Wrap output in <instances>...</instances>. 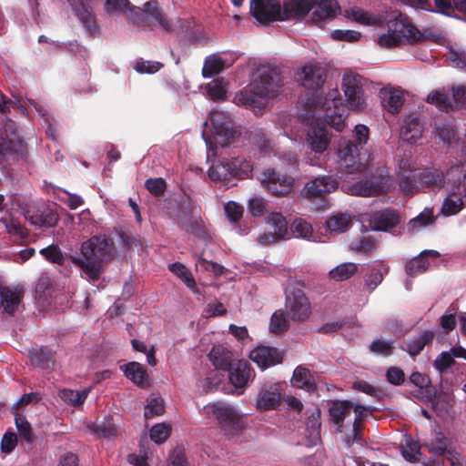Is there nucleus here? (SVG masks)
I'll list each match as a JSON object with an SVG mask.
<instances>
[{
  "label": "nucleus",
  "instance_id": "obj_1",
  "mask_svg": "<svg viewBox=\"0 0 466 466\" xmlns=\"http://www.w3.org/2000/svg\"><path fill=\"white\" fill-rule=\"evenodd\" d=\"M354 137L357 143L344 140L337 151L339 168L348 175L362 174L369 167L370 154L363 148L369 139V128L364 125H357Z\"/></svg>",
  "mask_w": 466,
  "mask_h": 466
},
{
  "label": "nucleus",
  "instance_id": "obj_2",
  "mask_svg": "<svg viewBox=\"0 0 466 466\" xmlns=\"http://www.w3.org/2000/svg\"><path fill=\"white\" fill-rule=\"evenodd\" d=\"M84 258H74V263L92 280H97L104 262L114 257V242L106 235L94 236L81 246Z\"/></svg>",
  "mask_w": 466,
  "mask_h": 466
},
{
  "label": "nucleus",
  "instance_id": "obj_3",
  "mask_svg": "<svg viewBox=\"0 0 466 466\" xmlns=\"http://www.w3.org/2000/svg\"><path fill=\"white\" fill-rule=\"evenodd\" d=\"M391 186V177L388 168L379 167L363 179L353 183L350 190L355 196L378 197L387 194L390 190Z\"/></svg>",
  "mask_w": 466,
  "mask_h": 466
},
{
  "label": "nucleus",
  "instance_id": "obj_4",
  "mask_svg": "<svg viewBox=\"0 0 466 466\" xmlns=\"http://www.w3.org/2000/svg\"><path fill=\"white\" fill-rule=\"evenodd\" d=\"M285 310L292 321L305 322L311 316L312 307L301 289L291 288L286 290Z\"/></svg>",
  "mask_w": 466,
  "mask_h": 466
},
{
  "label": "nucleus",
  "instance_id": "obj_5",
  "mask_svg": "<svg viewBox=\"0 0 466 466\" xmlns=\"http://www.w3.org/2000/svg\"><path fill=\"white\" fill-rule=\"evenodd\" d=\"M339 96V90L333 89L324 101L319 98L316 106H321L324 108L325 122L335 130L341 131L345 127L347 108Z\"/></svg>",
  "mask_w": 466,
  "mask_h": 466
},
{
  "label": "nucleus",
  "instance_id": "obj_6",
  "mask_svg": "<svg viewBox=\"0 0 466 466\" xmlns=\"http://www.w3.org/2000/svg\"><path fill=\"white\" fill-rule=\"evenodd\" d=\"M252 167L249 162L239 157L231 161L218 160L214 162L208 169V177L213 181L228 180L231 177L243 178L251 172Z\"/></svg>",
  "mask_w": 466,
  "mask_h": 466
},
{
  "label": "nucleus",
  "instance_id": "obj_7",
  "mask_svg": "<svg viewBox=\"0 0 466 466\" xmlns=\"http://www.w3.org/2000/svg\"><path fill=\"white\" fill-rule=\"evenodd\" d=\"M207 414H212L221 429L228 433L238 432L242 430L243 422L236 409L223 402H215L204 407Z\"/></svg>",
  "mask_w": 466,
  "mask_h": 466
},
{
  "label": "nucleus",
  "instance_id": "obj_8",
  "mask_svg": "<svg viewBox=\"0 0 466 466\" xmlns=\"http://www.w3.org/2000/svg\"><path fill=\"white\" fill-rule=\"evenodd\" d=\"M362 80L361 76L353 73H345L342 77L341 87L349 109L362 110L366 106Z\"/></svg>",
  "mask_w": 466,
  "mask_h": 466
},
{
  "label": "nucleus",
  "instance_id": "obj_9",
  "mask_svg": "<svg viewBox=\"0 0 466 466\" xmlns=\"http://www.w3.org/2000/svg\"><path fill=\"white\" fill-rule=\"evenodd\" d=\"M329 421L337 426L336 431L339 433H350L352 420V402L350 400H335L330 402L329 408ZM347 442V437L345 438Z\"/></svg>",
  "mask_w": 466,
  "mask_h": 466
},
{
  "label": "nucleus",
  "instance_id": "obj_10",
  "mask_svg": "<svg viewBox=\"0 0 466 466\" xmlns=\"http://www.w3.org/2000/svg\"><path fill=\"white\" fill-rule=\"evenodd\" d=\"M258 80L254 81L258 92L267 97L275 96L283 86V78L278 67L263 66L259 70Z\"/></svg>",
  "mask_w": 466,
  "mask_h": 466
},
{
  "label": "nucleus",
  "instance_id": "obj_11",
  "mask_svg": "<svg viewBox=\"0 0 466 466\" xmlns=\"http://www.w3.org/2000/svg\"><path fill=\"white\" fill-rule=\"evenodd\" d=\"M250 14L260 24L281 21V4L279 0H250Z\"/></svg>",
  "mask_w": 466,
  "mask_h": 466
},
{
  "label": "nucleus",
  "instance_id": "obj_12",
  "mask_svg": "<svg viewBox=\"0 0 466 466\" xmlns=\"http://www.w3.org/2000/svg\"><path fill=\"white\" fill-rule=\"evenodd\" d=\"M134 24L137 25H146V20L150 19L157 23L163 29L169 31L171 26L167 20L164 17L156 0H150L144 4V8L132 6L130 8Z\"/></svg>",
  "mask_w": 466,
  "mask_h": 466
},
{
  "label": "nucleus",
  "instance_id": "obj_13",
  "mask_svg": "<svg viewBox=\"0 0 466 466\" xmlns=\"http://www.w3.org/2000/svg\"><path fill=\"white\" fill-rule=\"evenodd\" d=\"M388 27L394 35H398L405 45H413L421 40V33L405 14L400 13L388 23Z\"/></svg>",
  "mask_w": 466,
  "mask_h": 466
},
{
  "label": "nucleus",
  "instance_id": "obj_14",
  "mask_svg": "<svg viewBox=\"0 0 466 466\" xmlns=\"http://www.w3.org/2000/svg\"><path fill=\"white\" fill-rule=\"evenodd\" d=\"M261 183L273 196L282 197L292 191L294 179L275 169H268L263 173Z\"/></svg>",
  "mask_w": 466,
  "mask_h": 466
},
{
  "label": "nucleus",
  "instance_id": "obj_15",
  "mask_svg": "<svg viewBox=\"0 0 466 466\" xmlns=\"http://www.w3.org/2000/svg\"><path fill=\"white\" fill-rule=\"evenodd\" d=\"M281 385L279 383L266 382L257 395L255 406L259 411L278 410L281 404Z\"/></svg>",
  "mask_w": 466,
  "mask_h": 466
},
{
  "label": "nucleus",
  "instance_id": "obj_16",
  "mask_svg": "<svg viewBox=\"0 0 466 466\" xmlns=\"http://www.w3.org/2000/svg\"><path fill=\"white\" fill-rule=\"evenodd\" d=\"M25 218L31 225L40 228H54L59 219L57 212L46 204L29 207Z\"/></svg>",
  "mask_w": 466,
  "mask_h": 466
},
{
  "label": "nucleus",
  "instance_id": "obj_17",
  "mask_svg": "<svg viewBox=\"0 0 466 466\" xmlns=\"http://www.w3.org/2000/svg\"><path fill=\"white\" fill-rule=\"evenodd\" d=\"M1 130L0 153L5 155L20 151L23 141L17 134L16 123L10 118H5L1 123Z\"/></svg>",
  "mask_w": 466,
  "mask_h": 466
},
{
  "label": "nucleus",
  "instance_id": "obj_18",
  "mask_svg": "<svg viewBox=\"0 0 466 466\" xmlns=\"http://www.w3.org/2000/svg\"><path fill=\"white\" fill-rule=\"evenodd\" d=\"M267 230L259 237L262 244H270L283 239L288 235V222L281 213H270L267 218Z\"/></svg>",
  "mask_w": 466,
  "mask_h": 466
},
{
  "label": "nucleus",
  "instance_id": "obj_19",
  "mask_svg": "<svg viewBox=\"0 0 466 466\" xmlns=\"http://www.w3.org/2000/svg\"><path fill=\"white\" fill-rule=\"evenodd\" d=\"M313 11L308 20L309 24L322 27L323 24L335 19L340 13L337 0H314Z\"/></svg>",
  "mask_w": 466,
  "mask_h": 466
},
{
  "label": "nucleus",
  "instance_id": "obj_20",
  "mask_svg": "<svg viewBox=\"0 0 466 466\" xmlns=\"http://www.w3.org/2000/svg\"><path fill=\"white\" fill-rule=\"evenodd\" d=\"M400 222V212L392 208L376 210L370 213L368 223L374 231H389Z\"/></svg>",
  "mask_w": 466,
  "mask_h": 466
},
{
  "label": "nucleus",
  "instance_id": "obj_21",
  "mask_svg": "<svg viewBox=\"0 0 466 466\" xmlns=\"http://www.w3.org/2000/svg\"><path fill=\"white\" fill-rule=\"evenodd\" d=\"M338 187V182L330 176H322L315 177L307 182L303 189L305 197L313 200L318 198H323L325 195L334 191Z\"/></svg>",
  "mask_w": 466,
  "mask_h": 466
},
{
  "label": "nucleus",
  "instance_id": "obj_22",
  "mask_svg": "<svg viewBox=\"0 0 466 466\" xmlns=\"http://www.w3.org/2000/svg\"><path fill=\"white\" fill-rule=\"evenodd\" d=\"M249 358L258 367L265 370L270 366L279 364L283 360V354L279 349L269 346H258L249 353Z\"/></svg>",
  "mask_w": 466,
  "mask_h": 466
},
{
  "label": "nucleus",
  "instance_id": "obj_23",
  "mask_svg": "<svg viewBox=\"0 0 466 466\" xmlns=\"http://www.w3.org/2000/svg\"><path fill=\"white\" fill-rule=\"evenodd\" d=\"M25 296L24 289L9 288L0 284V309L8 315H14Z\"/></svg>",
  "mask_w": 466,
  "mask_h": 466
},
{
  "label": "nucleus",
  "instance_id": "obj_24",
  "mask_svg": "<svg viewBox=\"0 0 466 466\" xmlns=\"http://www.w3.org/2000/svg\"><path fill=\"white\" fill-rule=\"evenodd\" d=\"M314 0H289L281 6V21L302 19L314 8Z\"/></svg>",
  "mask_w": 466,
  "mask_h": 466
},
{
  "label": "nucleus",
  "instance_id": "obj_25",
  "mask_svg": "<svg viewBox=\"0 0 466 466\" xmlns=\"http://www.w3.org/2000/svg\"><path fill=\"white\" fill-rule=\"evenodd\" d=\"M326 77V71L321 66L309 65L302 67L301 84L309 90L315 92L320 90Z\"/></svg>",
  "mask_w": 466,
  "mask_h": 466
},
{
  "label": "nucleus",
  "instance_id": "obj_26",
  "mask_svg": "<svg viewBox=\"0 0 466 466\" xmlns=\"http://www.w3.org/2000/svg\"><path fill=\"white\" fill-rule=\"evenodd\" d=\"M223 117L224 114L218 112L212 114L210 117L214 128L215 144H219L222 147L228 146L237 134V131L229 126L228 122H218V119Z\"/></svg>",
  "mask_w": 466,
  "mask_h": 466
},
{
  "label": "nucleus",
  "instance_id": "obj_27",
  "mask_svg": "<svg viewBox=\"0 0 466 466\" xmlns=\"http://www.w3.org/2000/svg\"><path fill=\"white\" fill-rule=\"evenodd\" d=\"M369 409L363 405L357 404L354 406L352 403V420H350L351 430L350 433L347 434V444L350 445L353 442L363 441L360 434L361 421L368 416Z\"/></svg>",
  "mask_w": 466,
  "mask_h": 466
},
{
  "label": "nucleus",
  "instance_id": "obj_28",
  "mask_svg": "<svg viewBox=\"0 0 466 466\" xmlns=\"http://www.w3.org/2000/svg\"><path fill=\"white\" fill-rule=\"evenodd\" d=\"M440 253L436 250L426 249L421 251L417 257L409 260L405 265V271L410 277L424 273L429 267L428 258H437Z\"/></svg>",
  "mask_w": 466,
  "mask_h": 466
},
{
  "label": "nucleus",
  "instance_id": "obj_29",
  "mask_svg": "<svg viewBox=\"0 0 466 466\" xmlns=\"http://www.w3.org/2000/svg\"><path fill=\"white\" fill-rule=\"evenodd\" d=\"M255 85L252 83L249 88H246L236 96L238 104L246 107L262 109L266 105L267 96L258 92Z\"/></svg>",
  "mask_w": 466,
  "mask_h": 466
},
{
  "label": "nucleus",
  "instance_id": "obj_30",
  "mask_svg": "<svg viewBox=\"0 0 466 466\" xmlns=\"http://www.w3.org/2000/svg\"><path fill=\"white\" fill-rule=\"evenodd\" d=\"M228 371L229 380L236 388L246 387L253 373L249 364L243 360H238Z\"/></svg>",
  "mask_w": 466,
  "mask_h": 466
},
{
  "label": "nucleus",
  "instance_id": "obj_31",
  "mask_svg": "<svg viewBox=\"0 0 466 466\" xmlns=\"http://www.w3.org/2000/svg\"><path fill=\"white\" fill-rule=\"evenodd\" d=\"M74 11L86 32L91 35H96L98 31V26L90 5L81 1L79 5L74 6Z\"/></svg>",
  "mask_w": 466,
  "mask_h": 466
},
{
  "label": "nucleus",
  "instance_id": "obj_32",
  "mask_svg": "<svg viewBox=\"0 0 466 466\" xmlns=\"http://www.w3.org/2000/svg\"><path fill=\"white\" fill-rule=\"evenodd\" d=\"M400 171L398 175L399 185L405 195H413L420 187L417 168L406 169L400 166Z\"/></svg>",
  "mask_w": 466,
  "mask_h": 466
},
{
  "label": "nucleus",
  "instance_id": "obj_33",
  "mask_svg": "<svg viewBox=\"0 0 466 466\" xmlns=\"http://www.w3.org/2000/svg\"><path fill=\"white\" fill-rule=\"evenodd\" d=\"M208 356L217 370L227 371L229 370L233 365L232 352L223 346H213Z\"/></svg>",
  "mask_w": 466,
  "mask_h": 466
},
{
  "label": "nucleus",
  "instance_id": "obj_34",
  "mask_svg": "<svg viewBox=\"0 0 466 466\" xmlns=\"http://www.w3.org/2000/svg\"><path fill=\"white\" fill-rule=\"evenodd\" d=\"M120 369L128 380L140 387H144L148 381V374L146 368L138 362H128L122 365Z\"/></svg>",
  "mask_w": 466,
  "mask_h": 466
},
{
  "label": "nucleus",
  "instance_id": "obj_35",
  "mask_svg": "<svg viewBox=\"0 0 466 466\" xmlns=\"http://www.w3.org/2000/svg\"><path fill=\"white\" fill-rule=\"evenodd\" d=\"M28 357L31 364L41 370L50 369L55 363L54 353L47 347L30 350Z\"/></svg>",
  "mask_w": 466,
  "mask_h": 466
},
{
  "label": "nucleus",
  "instance_id": "obj_36",
  "mask_svg": "<svg viewBox=\"0 0 466 466\" xmlns=\"http://www.w3.org/2000/svg\"><path fill=\"white\" fill-rule=\"evenodd\" d=\"M291 381L293 386L303 389L308 392H313L317 389L309 370L302 366H298L295 369Z\"/></svg>",
  "mask_w": 466,
  "mask_h": 466
},
{
  "label": "nucleus",
  "instance_id": "obj_37",
  "mask_svg": "<svg viewBox=\"0 0 466 466\" xmlns=\"http://www.w3.org/2000/svg\"><path fill=\"white\" fill-rule=\"evenodd\" d=\"M420 186L439 187L444 183V174L441 170L434 167H426L417 169Z\"/></svg>",
  "mask_w": 466,
  "mask_h": 466
},
{
  "label": "nucleus",
  "instance_id": "obj_38",
  "mask_svg": "<svg viewBox=\"0 0 466 466\" xmlns=\"http://www.w3.org/2000/svg\"><path fill=\"white\" fill-rule=\"evenodd\" d=\"M380 97L384 109L393 115L400 112L404 103L403 95L400 90L381 92Z\"/></svg>",
  "mask_w": 466,
  "mask_h": 466
},
{
  "label": "nucleus",
  "instance_id": "obj_39",
  "mask_svg": "<svg viewBox=\"0 0 466 466\" xmlns=\"http://www.w3.org/2000/svg\"><path fill=\"white\" fill-rule=\"evenodd\" d=\"M433 339L434 333L431 330H425L408 341L405 350L411 357H416L423 350L426 345H430L432 342Z\"/></svg>",
  "mask_w": 466,
  "mask_h": 466
},
{
  "label": "nucleus",
  "instance_id": "obj_40",
  "mask_svg": "<svg viewBox=\"0 0 466 466\" xmlns=\"http://www.w3.org/2000/svg\"><path fill=\"white\" fill-rule=\"evenodd\" d=\"M89 429L104 438L115 437L117 430L110 415L106 416L103 420L96 421L89 426Z\"/></svg>",
  "mask_w": 466,
  "mask_h": 466
},
{
  "label": "nucleus",
  "instance_id": "obj_41",
  "mask_svg": "<svg viewBox=\"0 0 466 466\" xmlns=\"http://www.w3.org/2000/svg\"><path fill=\"white\" fill-rule=\"evenodd\" d=\"M401 132L406 140L410 142L416 141V139L421 136L422 132L420 119L417 116H408L404 120Z\"/></svg>",
  "mask_w": 466,
  "mask_h": 466
},
{
  "label": "nucleus",
  "instance_id": "obj_42",
  "mask_svg": "<svg viewBox=\"0 0 466 466\" xmlns=\"http://www.w3.org/2000/svg\"><path fill=\"white\" fill-rule=\"evenodd\" d=\"M310 147L316 153L324 152L329 144L328 132L323 127H317L312 130L310 135Z\"/></svg>",
  "mask_w": 466,
  "mask_h": 466
},
{
  "label": "nucleus",
  "instance_id": "obj_43",
  "mask_svg": "<svg viewBox=\"0 0 466 466\" xmlns=\"http://www.w3.org/2000/svg\"><path fill=\"white\" fill-rule=\"evenodd\" d=\"M358 266L352 262H345L338 265L329 272L331 279L336 281H343L350 279L356 274Z\"/></svg>",
  "mask_w": 466,
  "mask_h": 466
},
{
  "label": "nucleus",
  "instance_id": "obj_44",
  "mask_svg": "<svg viewBox=\"0 0 466 466\" xmlns=\"http://www.w3.org/2000/svg\"><path fill=\"white\" fill-rule=\"evenodd\" d=\"M168 268L172 273L180 278L193 292H198L196 281L185 265L180 262H175L170 264Z\"/></svg>",
  "mask_w": 466,
  "mask_h": 466
},
{
  "label": "nucleus",
  "instance_id": "obj_45",
  "mask_svg": "<svg viewBox=\"0 0 466 466\" xmlns=\"http://www.w3.org/2000/svg\"><path fill=\"white\" fill-rule=\"evenodd\" d=\"M426 101L429 104L436 106V107L443 112H450L453 109L449 95L441 90H435L430 93Z\"/></svg>",
  "mask_w": 466,
  "mask_h": 466
},
{
  "label": "nucleus",
  "instance_id": "obj_46",
  "mask_svg": "<svg viewBox=\"0 0 466 466\" xmlns=\"http://www.w3.org/2000/svg\"><path fill=\"white\" fill-rule=\"evenodd\" d=\"M248 141L259 151H268L270 149V141L262 128L252 127L248 131Z\"/></svg>",
  "mask_w": 466,
  "mask_h": 466
},
{
  "label": "nucleus",
  "instance_id": "obj_47",
  "mask_svg": "<svg viewBox=\"0 0 466 466\" xmlns=\"http://www.w3.org/2000/svg\"><path fill=\"white\" fill-rule=\"evenodd\" d=\"M289 317L283 310L275 311L270 319L269 329L271 332L280 334L289 328Z\"/></svg>",
  "mask_w": 466,
  "mask_h": 466
},
{
  "label": "nucleus",
  "instance_id": "obj_48",
  "mask_svg": "<svg viewBox=\"0 0 466 466\" xmlns=\"http://www.w3.org/2000/svg\"><path fill=\"white\" fill-rule=\"evenodd\" d=\"M428 447L429 451L436 456H446L451 451L449 449V440L442 432H438Z\"/></svg>",
  "mask_w": 466,
  "mask_h": 466
},
{
  "label": "nucleus",
  "instance_id": "obj_49",
  "mask_svg": "<svg viewBox=\"0 0 466 466\" xmlns=\"http://www.w3.org/2000/svg\"><path fill=\"white\" fill-rule=\"evenodd\" d=\"M350 225V217L345 214H336L326 221V227L330 232H343Z\"/></svg>",
  "mask_w": 466,
  "mask_h": 466
},
{
  "label": "nucleus",
  "instance_id": "obj_50",
  "mask_svg": "<svg viewBox=\"0 0 466 466\" xmlns=\"http://www.w3.org/2000/svg\"><path fill=\"white\" fill-rule=\"evenodd\" d=\"M463 207V200L461 196L452 194L446 198L442 207L441 212L444 216H451L459 213Z\"/></svg>",
  "mask_w": 466,
  "mask_h": 466
},
{
  "label": "nucleus",
  "instance_id": "obj_51",
  "mask_svg": "<svg viewBox=\"0 0 466 466\" xmlns=\"http://www.w3.org/2000/svg\"><path fill=\"white\" fill-rule=\"evenodd\" d=\"M224 68V61L218 56H210L205 60L202 69L204 77H211L219 74Z\"/></svg>",
  "mask_w": 466,
  "mask_h": 466
},
{
  "label": "nucleus",
  "instance_id": "obj_52",
  "mask_svg": "<svg viewBox=\"0 0 466 466\" xmlns=\"http://www.w3.org/2000/svg\"><path fill=\"white\" fill-rule=\"evenodd\" d=\"M15 423L19 433V436L26 442H33V432L31 424L27 421L26 418L19 413L15 414Z\"/></svg>",
  "mask_w": 466,
  "mask_h": 466
},
{
  "label": "nucleus",
  "instance_id": "obj_53",
  "mask_svg": "<svg viewBox=\"0 0 466 466\" xmlns=\"http://www.w3.org/2000/svg\"><path fill=\"white\" fill-rule=\"evenodd\" d=\"M89 389H84L83 390L77 391L73 390H64L61 391V398L72 404L73 406L82 405L86 400Z\"/></svg>",
  "mask_w": 466,
  "mask_h": 466
},
{
  "label": "nucleus",
  "instance_id": "obj_54",
  "mask_svg": "<svg viewBox=\"0 0 466 466\" xmlns=\"http://www.w3.org/2000/svg\"><path fill=\"white\" fill-rule=\"evenodd\" d=\"M377 248V240L371 237H364L360 239L353 240L350 248L359 253L366 255L370 254Z\"/></svg>",
  "mask_w": 466,
  "mask_h": 466
},
{
  "label": "nucleus",
  "instance_id": "obj_55",
  "mask_svg": "<svg viewBox=\"0 0 466 466\" xmlns=\"http://www.w3.org/2000/svg\"><path fill=\"white\" fill-rule=\"evenodd\" d=\"M435 218L433 217L432 211L431 209L426 208L417 217L410 220L408 228L409 229L419 230L428 225L432 224Z\"/></svg>",
  "mask_w": 466,
  "mask_h": 466
},
{
  "label": "nucleus",
  "instance_id": "obj_56",
  "mask_svg": "<svg viewBox=\"0 0 466 466\" xmlns=\"http://www.w3.org/2000/svg\"><path fill=\"white\" fill-rule=\"evenodd\" d=\"M6 231L21 239H25L29 236L28 229L22 225L17 219L10 218L9 219L3 220Z\"/></svg>",
  "mask_w": 466,
  "mask_h": 466
},
{
  "label": "nucleus",
  "instance_id": "obj_57",
  "mask_svg": "<svg viewBox=\"0 0 466 466\" xmlns=\"http://www.w3.org/2000/svg\"><path fill=\"white\" fill-rule=\"evenodd\" d=\"M171 433V427L167 423H158L154 425L150 430V438L157 443L165 442Z\"/></svg>",
  "mask_w": 466,
  "mask_h": 466
},
{
  "label": "nucleus",
  "instance_id": "obj_58",
  "mask_svg": "<svg viewBox=\"0 0 466 466\" xmlns=\"http://www.w3.org/2000/svg\"><path fill=\"white\" fill-rule=\"evenodd\" d=\"M145 187L155 197H162L167 190V182L162 177L148 178Z\"/></svg>",
  "mask_w": 466,
  "mask_h": 466
},
{
  "label": "nucleus",
  "instance_id": "obj_59",
  "mask_svg": "<svg viewBox=\"0 0 466 466\" xmlns=\"http://www.w3.org/2000/svg\"><path fill=\"white\" fill-rule=\"evenodd\" d=\"M393 341H385L382 339H374L370 345V350L375 354L384 357L390 356L393 353Z\"/></svg>",
  "mask_w": 466,
  "mask_h": 466
},
{
  "label": "nucleus",
  "instance_id": "obj_60",
  "mask_svg": "<svg viewBox=\"0 0 466 466\" xmlns=\"http://www.w3.org/2000/svg\"><path fill=\"white\" fill-rule=\"evenodd\" d=\"M377 43L380 46L384 48H393L405 45L401 37L398 35H394L390 29L387 34H383L378 37Z\"/></svg>",
  "mask_w": 466,
  "mask_h": 466
},
{
  "label": "nucleus",
  "instance_id": "obj_61",
  "mask_svg": "<svg viewBox=\"0 0 466 466\" xmlns=\"http://www.w3.org/2000/svg\"><path fill=\"white\" fill-rule=\"evenodd\" d=\"M383 280V273L380 268H372L365 277L364 287L369 291H373Z\"/></svg>",
  "mask_w": 466,
  "mask_h": 466
},
{
  "label": "nucleus",
  "instance_id": "obj_62",
  "mask_svg": "<svg viewBox=\"0 0 466 466\" xmlns=\"http://www.w3.org/2000/svg\"><path fill=\"white\" fill-rule=\"evenodd\" d=\"M40 253L45 257L46 260L52 263H56L58 265L64 264V255L60 248L56 246L50 245L46 248H44L40 250Z\"/></svg>",
  "mask_w": 466,
  "mask_h": 466
},
{
  "label": "nucleus",
  "instance_id": "obj_63",
  "mask_svg": "<svg viewBox=\"0 0 466 466\" xmlns=\"http://www.w3.org/2000/svg\"><path fill=\"white\" fill-rule=\"evenodd\" d=\"M291 231L297 238H309L312 234V227L303 219H296L291 225Z\"/></svg>",
  "mask_w": 466,
  "mask_h": 466
},
{
  "label": "nucleus",
  "instance_id": "obj_64",
  "mask_svg": "<svg viewBox=\"0 0 466 466\" xmlns=\"http://www.w3.org/2000/svg\"><path fill=\"white\" fill-rule=\"evenodd\" d=\"M165 411L164 402L159 398H153L145 407V418L149 419L154 416L162 415Z\"/></svg>",
  "mask_w": 466,
  "mask_h": 466
}]
</instances>
